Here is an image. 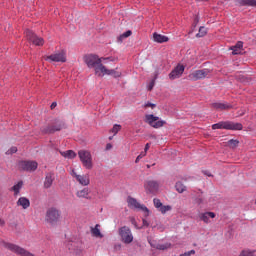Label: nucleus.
<instances>
[{"label":"nucleus","mask_w":256,"mask_h":256,"mask_svg":"<svg viewBox=\"0 0 256 256\" xmlns=\"http://www.w3.org/2000/svg\"><path fill=\"white\" fill-rule=\"evenodd\" d=\"M84 62L86 63L87 67H89V69H94L95 70V75H97L98 77H103V74H101V66H103V61H113V59L111 57H107V58H99V56H97V54H86L84 57Z\"/></svg>","instance_id":"obj_1"},{"label":"nucleus","mask_w":256,"mask_h":256,"mask_svg":"<svg viewBox=\"0 0 256 256\" xmlns=\"http://www.w3.org/2000/svg\"><path fill=\"white\" fill-rule=\"evenodd\" d=\"M65 129V122L63 120L55 119L46 126H43L40 131L42 135H53L57 131H62Z\"/></svg>","instance_id":"obj_2"},{"label":"nucleus","mask_w":256,"mask_h":256,"mask_svg":"<svg viewBox=\"0 0 256 256\" xmlns=\"http://www.w3.org/2000/svg\"><path fill=\"white\" fill-rule=\"evenodd\" d=\"M1 245L4 247V249H8V251H11L12 253H15V255H19V256H35V254L29 252V250L14 244V243H10L7 242L5 240L1 241Z\"/></svg>","instance_id":"obj_3"},{"label":"nucleus","mask_w":256,"mask_h":256,"mask_svg":"<svg viewBox=\"0 0 256 256\" xmlns=\"http://www.w3.org/2000/svg\"><path fill=\"white\" fill-rule=\"evenodd\" d=\"M212 129H226L228 131H241L243 129V124L235 123L231 121H221L212 125Z\"/></svg>","instance_id":"obj_4"},{"label":"nucleus","mask_w":256,"mask_h":256,"mask_svg":"<svg viewBox=\"0 0 256 256\" xmlns=\"http://www.w3.org/2000/svg\"><path fill=\"white\" fill-rule=\"evenodd\" d=\"M61 218V211L57 210V208H49L46 211L45 221L49 223V225H56L59 223V219Z\"/></svg>","instance_id":"obj_5"},{"label":"nucleus","mask_w":256,"mask_h":256,"mask_svg":"<svg viewBox=\"0 0 256 256\" xmlns=\"http://www.w3.org/2000/svg\"><path fill=\"white\" fill-rule=\"evenodd\" d=\"M78 157L84 167L87 169H93V157L91 156V152L87 150H80L78 152Z\"/></svg>","instance_id":"obj_6"},{"label":"nucleus","mask_w":256,"mask_h":256,"mask_svg":"<svg viewBox=\"0 0 256 256\" xmlns=\"http://www.w3.org/2000/svg\"><path fill=\"white\" fill-rule=\"evenodd\" d=\"M25 37L29 43L36 45L37 47H43L45 40L42 37L37 36L32 30L26 29L25 30Z\"/></svg>","instance_id":"obj_7"},{"label":"nucleus","mask_w":256,"mask_h":256,"mask_svg":"<svg viewBox=\"0 0 256 256\" xmlns=\"http://www.w3.org/2000/svg\"><path fill=\"white\" fill-rule=\"evenodd\" d=\"M118 233L121 237L122 243H125V245L133 243V233H131V228L127 226H122L121 228H119Z\"/></svg>","instance_id":"obj_8"},{"label":"nucleus","mask_w":256,"mask_h":256,"mask_svg":"<svg viewBox=\"0 0 256 256\" xmlns=\"http://www.w3.org/2000/svg\"><path fill=\"white\" fill-rule=\"evenodd\" d=\"M145 121L150 125V127H153L154 129H159L160 127H163L165 125V121L159 120V117L154 116L153 114H148L145 116Z\"/></svg>","instance_id":"obj_9"},{"label":"nucleus","mask_w":256,"mask_h":256,"mask_svg":"<svg viewBox=\"0 0 256 256\" xmlns=\"http://www.w3.org/2000/svg\"><path fill=\"white\" fill-rule=\"evenodd\" d=\"M44 61H52L54 63H66L67 56H65V51L62 50L61 52L51 54L49 56H44Z\"/></svg>","instance_id":"obj_10"},{"label":"nucleus","mask_w":256,"mask_h":256,"mask_svg":"<svg viewBox=\"0 0 256 256\" xmlns=\"http://www.w3.org/2000/svg\"><path fill=\"white\" fill-rule=\"evenodd\" d=\"M127 202L130 209H140L141 211H144L145 217H149V208H147V206H144L138 203L137 199L129 196Z\"/></svg>","instance_id":"obj_11"},{"label":"nucleus","mask_w":256,"mask_h":256,"mask_svg":"<svg viewBox=\"0 0 256 256\" xmlns=\"http://www.w3.org/2000/svg\"><path fill=\"white\" fill-rule=\"evenodd\" d=\"M209 73H211V71H209V69L196 70V71L191 72L188 75V79L190 81H199L201 79H205V77H207V75H209Z\"/></svg>","instance_id":"obj_12"},{"label":"nucleus","mask_w":256,"mask_h":256,"mask_svg":"<svg viewBox=\"0 0 256 256\" xmlns=\"http://www.w3.org/2000/svg\"><path fill=\"white\" fill-rule=\"evenodd\" d=\"M39 164L36 161H25L22 160L18 163V168L21 171H37Z\"/></svg>","instance_id":"obj_13"},{"label":"nucleus","mask_w":256,"mask_h":256,"mask_svg":"<svg viewBox=\"0 0 256 256\" xmlns=\"http://www.w3.org/2000/svg\"><path fill=\"white\" fill-rule=\"evenodd\" d=\"M185 72V66L178 64L170 73H169V79L171 81H174V79H179L181 75Z\"/></svg>","instance_id":"obj_14"},{"label":"nucleus","mask_w":256,"mask_h":256,"mask_svg":"<svg viewBox=\"0 0 256 256\" xmlns=\"http://www.w3.org/2000/svg\"><path fill=\"white\" fill-rule=\"evenodd\" d=\"M211 107L216 109V111H229V109H233V105L221 102L212 103Z\"/></svg>","instance_id":"obj_15"},{"label":"nucleus","mask_w":256,"mask_h":256,"mask_svg":"<svg viewBox=\"0 0 256 256\" xmlns=\"http://www.w3.org/2000/svg\"><path fill=\"white\" fill-rule=\"evenodd\" d=\"M54 181H55V173L53 172L46 173L45 180H44V189H51Z\"/></svg>","instance_id":"obj_16"},{"label":"nucleus","mask_w":256,"mask_h":256,"mask_svg":"<svg viewBox=\"0 0 256 256\" xmlns=\"http://www.w3.org/2000/svg\"><path fill=\"white\" fill-rule=\"evenodd\" d=\"M145 189L150 193H157L159 191V183L157 181H148L145 184Z\"/></svg>","instance_id":"obj_17"},{"label":"nucleus","mask_w":256,"mask_h":256,"mask_svg":"<svg viewBox=\"0 0 256 256\" xmlns=\"http://www.w3.org/2000/svg\"><path fill=\"white\" fill-rule=\"evenodd\" d=\"M239 7H256V0H235Z\"/></svg>","instance_id":"obj_18"},{"label":"nucleus","mask_w":256,"mask_h":256,"mask_svg":"<svg viewBox=\"0 0 256 256\" xmlns=\"http://www.w3.org/2000/svg\"><path fill=\"white\" fill-rule=\"evenodd\" d=\"M215 217H216V214L214 212H205V213L199 214L200 221H203L205 223H210L209 218L215 219Z\"/></svg>","instance_id":"obj_19"},{"label":"nucleus","mask_w":256,"mask_h":256,"mask_svg":"<svg viewBox=\"0 0 256 256\" xmlns=\"http://www.w3.org/2000/svg\"><path fill=\"white\" fill-rule=\"evenodd\" d=\"M75 179L80 183V185H83L84 187L89 185L90 180L88 175H77L74 174Z\"/></svg>","instance_id":"obj_20"},{"label":"nucleus","mask_w":256,"mask_h":256,"mask_svg":"<svg viewBox=\"0 0 256 256\" xmlns=\"http://www.w3.org/2000/svg\"><path fill=\"white\" fill-rule=\"evenodd\" d=\"M18 207H22V209H29L31 207V201H29L26 197H20L17 201Z\"/></svg>","instance_id":"obj_21"},{"label":"nucleus","mask_w":256,"mask_h":256,"mask_svg":"<svg viewBox=\"0 0 256 256\" xmlns=\"http://www.w3.org/2000/svg\"><path fill=\"white\" fill-rule=\"evenodd\" d=\"M230 49L232 51V55H241V53H243V42H237L236 45L232 46Z\"/></svg>","instance_id":"obj_22"},{"label":"nucleus","mask_w":256,"mask_h":256,"mask_svg":"<svg viewBox=\"0 0 256 256\" xmlns=\"http://www.w3.org/2000/svg\"><path fill=\"white\" fill-rule=\"evenodd\" d=\"M153 39L156 43H167L169 41V37L158 34L157 32L153 34Z\"/></svg>","instance_id":"obj_23"},{"label":"nucleus","mask_w":256,"mask_h":256,"mask_svg":"<svg viewBox=\"0 0 256 256\" xmlns=\"http://www.w3.org/2000/svg\"><path fill=\"white\" fill-rule=\"evenodd\" d=\"M60 155H62V157H66L67 159H75L77 157V153H75L73 150L60 152Z\"/></svg>","instance_id":"obj_24"},{"label":"nucleus","mask_w":256,"mask_h":256,"mask_svg":"<svg viewBox=\"0 0 256 256\" xmlns=\"http://www.w3.org/2000/svg\"><path fill=\"white\" fill-rule=\"evenodd\" d=\"M99 70H100V75H102V77L103 75H113L115 73V70L113 69L109 70L107 69V67H105V65L100 66Z\"/></svg>","instance_id":"obj_25"},{"label":"nucleus","mask_w":256,"mask_h":256,"mask_svg":"<svg viewBox=\"0 0 256 256\" xmlns=\"http://www.w3.org/2000/svg\"><path fill=\"white\" fill-rule=\"evenodd\" d=\"M175 189L179 193H185V191H187V186H185V184H183V182L178 181L175 184Z\"/></svg>","instance_id":"obj_26"},{"label":"nucleus","mask_w":256,"mask_h":256,"mask_svg":"<svg viewBox=\"0 0 256 256\" xmlns=\"http://www.w3.org/2000/svg\"><path fill=\"white\" fill-rule=\"evenodd\" d=\"M99 227L100 225L96 224V226L91 229V233L92 235H94V237H100V239H103V234H101V230H99Z\"/></svg>","instance_id":"obj_27"},{"label":"nucleus","mask_w":256,"mask_h":256,"mask_svg":"<svg viewBox=\"0 0 256 256\" xmlns=\"http://www.w3.org/2000/svg\"><path fill=\"white\" fill-rule=\"evenodd\" d=\"M227 147L230 149H237L239 147V140L231 139L227 142Z\"/></svg>","instance_id":"obj_28"},{"label":"nucleus","mask_w":256,"mask_h":256,"mask_svg":"<svg viewBox=\"0 0 256 256\" xmlns=\"http://www.w3.org/2000/svg\"><path fill=\"white\" fill-rule=\"evenodd\" d=\"M23 187V181H19L16 185L12 187V191H14L15 195H19L21 188Z\"/></svg>","instance_id":"obj_29"},{"label":"nucleus","mask_w":256,"mask_h":256,"mask_svg":"<svg viewBox=\"0 0 256 256\" xmlns=\"http://www.w3.org/2000/svg\"><path fill=\"white\" fill-rule=\"evenodd\" d=\"M77 197H83L84 199H87V195H89V189L84 188L83 190H80L77 192Z\"/></svg>","instance_id":"obj_30"},{"label":"nucleus","mask_w":256,"mask_h":256,"mask_svg":"<svg viewBox=\"0 0 256 256\" xmlns=\"http://www.w3.org/2000/svg\"><path fill=\"white\" fill-rule=\"evenodd\" d=\"M154 247H155V249H158L159 251H165V250L169 249V247H171V244H157Z\"/></svg>","instance_id":"obj_31"},{"label":"nucleus","mask_w":256,"mask_h":256,"mask_svg":"<svg viewBox=\"0 0 256 256\" xmlns=\"http://www.w3.org/2000/svg\"><path fill=\"white\" fill-rule=\"evenodd\" d=\"M207 35V28L205 26H201L199 28V33L196 34V37H205Z\"/></svg>","instance_id":"obj_32"},{"label":"nucleus","mask_w":256,"mask_h":256,"mask_svg":"<svg viewBox=\"0 0 256 256\" xmlns=\"http://www.w3.org/2000/svg\"><path fill=\"white\" fill-rule=\"evenodd\" d=\"M131 35H133V32L131 30H128L123 34H121L118 39L119 41H123V39H127V37H131Z\"/></svg>","instance_id":"obj_33"},{"label":"nucleus","mask_w":256,"mask_h":256,"mask_svg":"<svg viewBox=\"0 0 256 256\" xmlns=\"http://www.w3.org/2000/svg\"><path fill=\"white\" fill-rule=\"evenodd\" d=\"M121 131V125L116 124L113 126V128L110 130L111 133H114V135H117Z\"/></svg>","instance_id":"obj_34"},{"label":"nucleus","mask_w":256,"mask_h":256,"mask_svg":"<svg viewBox=\"0 0 256 256\" xmlns=\"http://www.w3.org/2000/svg\"><path fill=\"white\" fill-rule=\"evenodd\" d=\"M159 211H160L163 215H165V213H166L167 211H171V206H169V205L163 206V205H162V207L159 208Z\"/></svg>","instance_id":"obj_35"},{"label":"nucleus","mask_w":256,"mask_h":256,"mask_svg":"<svg viewBox=\"0 0 256 256\" xmlns=\"http://www.w3.org/2000/svg\"><path fill=\"white\" fill-rule=\"evenodd\" d=\"M153 203H154V206L156 207V209L161 208L163 205V203H161V200H159L158 198H154Z\"/></svg>","instance_id":"obj_36"},{"label":"nucleus","mask_w":256,"mask_h":256,"mask_svg":"<svg viewBox=\"0 0 256 256\" xmlns=\"http://www.w3.org/2000/svg\"><path fill=\"white\" fill-rule=\"evenodd\" d=\"M14 153H17V147L12 146V147L6 152V155H13Z\"/></svg>","instance_id":"obj_37"},{"label":"nucleus","mask_w":256,"mask_h":256,"mask_svg":"<svg viewBox=\"0 0 256 256\" xmlns=\"http://www.w3.org/2000/svg\"><path fill=\"white\" fill-rule=\"evenodd\" d=\"M155 79H157V75L155 78L149 83L148 91H153V88L155 87Z\"/></svg>","instance_id":"obj_38"},{"label":"nucleus","mask_w":256,"mask_h":256,"mask_svg":"<svg viewBox=\"0 0 256 256\" xmlns=\"http://www.w3.org/2000/svg\"><path fill=\"white\" fill-rule=\"evenodd\" d=\"M145 152H141L140 155L137 156L135 163H139V161H141V159H143V157H145Z\"/></svg>","instance_id":"obj_39"},{"label":"nucleus","mask_w":256,"mask_h":256,"mask_svg":"<svg viewBox=\"0 0 256 256\" xmlns=\"http://www.w3.org/2000/svg\"><path fill=\"white\" fill-rule=\"evenodd\" d=\"M130 223L134 225L136 229H140L139 226L137 225V220H135L134 217H130Z\"/></svg>","instance_id":"obj_40"},{"label":"nucleus","mask_w":256,"mask_h":256,"mask_svg":"<svg viewBox=\"0 0 256 256\" xmlns=\"http://www.w3.org/2000/svg\"><path fill=\"white\" fill-rule=\"evenodd\" d=\"M195 255V250H190L188 252H185L184 254H180L179 256H192Z\"/></svg>","instance_id":"obj_41"},{"label":"nucleus","mask_w":256,"mask_h":256,"mask_svg":"<svg viewBox=\"0 0 256 256\" xmlns=\"http://www.w3.org/2000/svg\"><path fill=\"white\" fill-rule=\"evenodd\" d=\"M199 24V16H195L194 18V22H193V27H197V25Z\"/></svg>","instance_id":"obj_42"},{"label":"nucleus","mask_w":256,"mask_h":256,"mask_svg":"<svg viewBox=\"0 0 256 256\" xmlns=\"http://www.w3.org/2000/svg\"><path fill=\"white\" fill-rule=\"evenodd\" d=\"M195 202L197 203V205H201V204L203 203V198L197 197V198L195 199Z\"/></svg>","instance_id":"obj_43"},{"label":"nucleus","mask_w":256,"mask_h":256,"mask_svg":"<svg viewBox=\"0 0 256 256\" xmlns=\"http://www.w3.org/2000/svg\"><path fill=\"white\" fill-rule=\"evenodd\" d=\"M112 75L115 79H117V78L121 77V72L114 71V73Z\"/></svg>","instance_id":"obj_44"},{"label":"nucleus","mask_w":256,"mask_h":256,"mask_svg":"<svg viewBox=\"0 0 256 256\" xmlns=\"http://www.w3.org/2000/svg\"><path fill=\"white\" fill-rule=\"evenodd\" d=\"M151 147V144L147 143L144 148V153L147 154V151H149V148Z\"/></svg>","instance_id":"obj_45"},{"label":"nucleus","mask_w":256,"mask_h":256,"mask_svg":"<svg viewBox=\"0 0 256 256\" xmlns=\"http://www.w3.org/2000/svg\"><path fill=\"white\" fill-rule=\"evenodd\" d=\"M115 251H121V244H116L114 246Z\"/></svg>","instance_id":"obj_46"},{"label":"nucleus","mask_w":256,"mask_h":256,"mask_svg":"<svg viewBox=\"0 0 256 256\" xmlns=\"http://www.w3.org/2000/svg\"><path fill=\"white\" fill-rule=\"evenodd\" d=\"M110 149H113V145L111 143H108L106 145V151H109Z\"/></svg>","instance_id":"obj_47"},{"label":"nucleus","mask_w":256,"mask_h":256,"mask_svg":"<svg viewBox=\"0 0 256 256\" xmlns=\"http://www.w3.org/2000/svg\"><path fill=\"white\" fill-rule=\"evenodd\" d=\"M144 227H149V222H147L145 219L142 220Z\"/></svg>","instance_id":"obj_48"},{"label":"nucleus","mask_w":256,"mask_h":256,"mask_svg":"<svg viewBox=\"0 0 256 256\" xmlns=\"http://www.w3.org/2000/svg\"><path fill=\"white\" fill-rule=\"evenodd\" d=\"M145 107H152V109L155 107V104L148 102Z\"/></svg>","instance_id":"obj_49"},{"label":"nucleus","mask_w":256,"mask_h":256,"mask_svg":"<svg viewBox=\"0 0 256 256\" xmlns=\"http://www.w3.org/2000/svg\"><path fill=\"white\" fill-rule=\"evenodd\" d=\"M0 227H5V220L0 218Z\"/></svg>","instance_id":"obj_50"},{"label":"nucleus","mask_w":256,"mask_h":256,"mask_svg":"<svg viewBox=\"0 0 256 256\" xmlns=\"http://www.w3.org/2000/svg\"><path fill=\"white\" fill-rule=\"evenodd\" d=\"M202 173H204V175H207V177H213V175H211V173H209L208 171H202Z\"/></svg>","instance_id":"obj_51"},{"label":"nucleus","mask_w":256,"mask_h":256,"mask_svg":"<svg viewBox=\"0 0 256 256\" xmlns=\"http://www.w3.org/2000/svg\"><path fill=\"white\" fill-rule=\"evenodd\" d=\"M57 107V102H53L50 106V109H55Z\"/></svg>","instance_id":"obj_52"},{"label":"nucleus","mask_w":256,"mask_h":256,"mask_svg":"<svg viewBox=\"0 0 256 256\" xmlns=\"http://www.w3.org/2000/svg\"><path fill=\"white\" fill-rule=\"evenodd\" d=\"M196 1H207V0H196Z\"/></svg>","instance_id":"obj_53"},{"label":"nucleus","mask_w":256,"mask_h":256,"mask_svg":"<svg viewBox=\"0 0 256 256\" xmlns=\"http://www.w3.org/2000/svg\"><path fill=\"white\" fill-rule=\"evenodd\" d=\"M151 166L150 165H147V168L149 169Z\"/></svg>","instance_id":"obj_54"}]
</instances>
